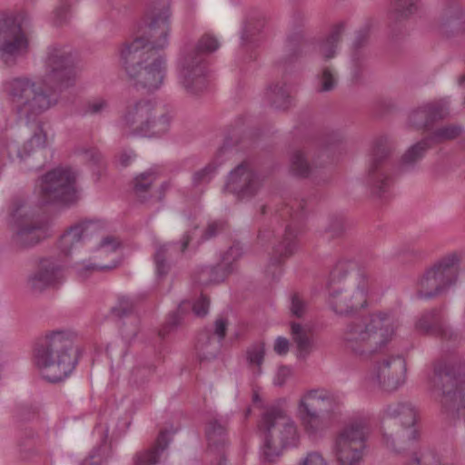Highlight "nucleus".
I'll use <instances>...</instances> for the list:
<instances>
[{"label":"nucleus","mask_w":465,"mask_h":465,"mask_svg":"<svg viewBox=\"0 0 465 465\" xmlns=\"http://www.w3.org/2000/svg\"><path fill=\"white\" fill-rule=\"evenodd\" d=\"M119 245L120 242L117 238L114 236H106L101 241L98 246V250H104V252H114L118 249Z\"/></svg>","instance_id":"bf43d9fd"},{"label":"nucleus","mask_w":465,"mask_h":465,"mask_svg":"<svg viewBox=\"0 0 465 465\" xmlns=\"http://www.w3.org/2000/svg\"><path fill=\"white\" fill-rule=\"evenodd\" d=\"M430 390L440 397L442 411L451 420L465 422V362L440 359L429 377Z\"/></svg>","instance_id":"39448f33"},{"label":"nucleus","mask_w":465,"mask_h":465,"mask_svg":"<svg viewBox=\"0 0 465 465\" xmlns=\"http://www.w3.org/2000/svg\"><path fill=\"white\" fill-rule=\"evenodd\" d=\"M182 306L181 304L179 308L171 313L168 314V317L166 318V321L162 327V329L159 331V336L162 338H164L166 335H168L170 332L174 331L182 322Z\"/></svg>","instance_id":"de8ad7c7"},{"label":"nucleus","mask_w":465,"mask_h":465,"mask_svg":"<svg viewBox=\"0 0 465 465\" xmlns=\"http://www.w3.org/2000/svg\"><path fill=\"white\" fill-rule=\"evenodd\" d=\"M216 166L209 163L203 168L193 173L192 176V186L193 189L203 192L215 175Z\"/></svg>","instance_id":"79ce46f5"},{"label":"nucleus","mask_w":465,"mask_h":465,"mask_svg":"<svg viewBox=\"0 0 465 465\" xmlns=\"http://www.w3.org/2000/svg\"><path fill=\"white\" fill-rule=\"evenodd\" d=\"M462 131L463 129L460 125L446 124L435 129L429 135L424 137V139L427 140V143L430 144L431 147L432 144H439L458 138Z\"/></svg>","instance_id":"e433bc0d"},{"label":"nucleus","mask_w":465,"mask_h":465,"mask_svg":"<svg viewBox=\"0 0 465 465\" xmlns=\"http://www.w3.org/2000/svg\"><path fill=\"white\" fill-rule=\"evenodd\" d=\"M175 430L167 429L162 430L158 434L154 443L144 450L137 451L133 457L134 465H156L159 463L162 455L169 447L172 441V436Z\"/></svg>","instance_id":"bb28decb"},{"label":"nucleus","mask_w":465,"mask_h":465,"mask_svg":"<svg viewBox=\"0 0 465 465\" xmlns=\"http://www.w3.org/2000/svg\"><path fill=\"white\" fill-rule=\"evenodd\" d=\"M170 16L169 0L148 4L143 16V35L125 44L121 50L123 65L137 89L153 92L163 84L165 60L158 51L168 45Z\"/></svg>","instance_id":"f257e3e1"},{"label":"nucleus","mask_w":465,"mask_h":465,"mask_svg":"<svg viewBox=\"0 0 465 465\" xmlns=\"http://www.w3.org/2000/svg\"><path fill=\"white\" fill-rule=\"evenodd\" d=\"M343 135L340 131H332L325 134L323 141L322 142V146L323 147V150L328 151L330 146L341 143Z\"/></svg>","instance_id":"13d9d810"},{"label":"nucleus","mask_w":465,"mask_h":465,"mask_svg":"<svg viewBox=\"0 0 465 465\" xmlns=\"http://www.w3.org/2000/svg\"><path fill=\"white\" fill-rule=\"evenodd\" d=\"M291 172L298 177H312L316 180L318 170L312 167L302 151H295L291 156Z\"/></svg>","instance_id":"4c0bfd02"},{"label":"nucleus","mask_w":465,"mask_h":465,"mask_svg":"<svg viewBox=\"0 0 465 465\" xmlns=\"http://www.w3.org/2000/svg\"><path fill=\"white\" fill-rule=\"evenodd\" d=\"M242 254V248L238 244L232 245L227 252L223 254L222 260L232 267V262L239 259Z\"/></svg>","instance_id":"4d7b16f0"},{"label":"nucleus","mask_w":465,"mask_h":465,"mask_svg":"<svg viewBox=\"0 0 465 465\" xmlns=\"http://www.w3.org/2000/svg\"><path fill=\"white\" fill-rule=\"evenodd\" d=\"M222 346L211 330L202 331L197 337L196 351L200 361L210 360L216 357Z\"/></svg>","instance_id":"473e14b6"},{"label":"nucleus","mask_w":465,"mask_h":465,"mask_svg":"<svg viewBox=\"0 0 465 465\" xmlns=\"http://www.w3.org/2000/svg\"><path fill=\"white\" fill-rule=\"evenodd\" d=\"M414 326L418 332L436 336L442 341L455 342L459 338V334L446 323L440 308H433L420 313Z\"/></svg>","instance_id":"5701e85b"},{"label":"nucleus","mask_w":465,"mask_h":465,"mask_svg":"<svg viewBox=\"0 0 465 465\" xmlns=\"http://www.w3.org/2000/svg\"><path fill=\"white\" fill-rule=\"evenodd\" d=\"M317 91L320 93H326L332 91L337 85L336 74L331 67H324L322 73L318 75Z\"/></svg>","instance_id":"a18cd8bd"},{"label":"nucleus","mask_w":465,"mask_h":465,"mask_svg":"<svg viewBox=\"0 0 465 465\" xmlns=\"http://www.w3.org/2000/svg\"><path fill=\"white\" fill-rule=\"evenodd\" d=\"M292 375V369L288 366L279 367L276 376L274 378V384L276 386H282Z\"/></svg>","instance_id":"e2e57ef3"},{"label":"nucleus","mask_w":465,"mask_h":465,"mask_svg":"<svg viewBox=\"0 0 465 465\" xmlns=\"http://www.w3.org/2000/svg\"><path fill=\"white\" fill-rule=\"evenodd\" d=\"M258 429L263 441L262 453L269 462L279 457L283 449L296 446L299 440L296 425L281 401L264 408Z\"/></svg>","instance_id":"0eeeda50"},{"label":"nucleus","mask_w":465,"mask_h":465,"mask_svg":"<svg viewBox=\"0 0 465 465\" xmlns=\"http://www.w3.org/2000/svg\"><path fill=\"white\" fill-rule=\"evenodd\" d=\"M74 333L67 330L46 331L33 349V361L43 378L52 383L65 380L75 369L80 350L74 346Z\"/></svg>","instance_id":"f03ea898"},{"label":"nucleus","mask_w":465,"mask_h":465,"mask_svg":"<svg viewBox=\"0 0 465 465\" xmlns=\"http://www.w3.org/2000/svg\"><path fill=\"white\" fill-rule=\"evenodd\" d=\"M292 340L297 347L298 359H306L313 346L312 335L300 323L292 322L291 325Z\"/></svg>","instance_id":"c9c22d12"},{"label":"nucleus","mask_w":465,"mask_h":465,"mask_svg":"<svg viewBox=\"0 0 465 465\" xmlns=\"http://www.w3.org/2000/svg\"><path fill=\"white\" fill-rule=\"evenodd\" d=\"M406 361L400 355L387 356L375 363L371 379L386 391H394L405 383Z\"/></svg>","instance_id":"412c9836"},{"label":"nucleus","mask_w":465,"mask_h":465,"mask_svg":"<svg viewBox=\"0 0 465 465\" xmlns=\"http://www.w3.org/2000/svg\"><path fill=\"white\" fill-rule=\"evenodd\" d=\"M223 225L224 223L223 222H213L209 223L203 234V239L205 241L214 237L221 230H223Z\"/></svg>","instance_id":"0e129e2a"},{"label":"nucleus","mask_w":465,"mask_h":465,"mask_svg":"<svg viewBox=\"0 0 465 465\" xmlns=\"http://www.w3.org/2000/svg\"><path fill=\"white\" fill-rule=\"evenodd\" d=\"M64 280V270L52 259H42L26 279V287L34 295L58 289Z\"/></svg>","instance_id":"aec40b11"},{"label":"nucleus","mask_w":465,"mask_h":465,"mask_svg":"<svg viewBox=\"0 0 465 465\" xmlns=\"http://www.w3.org/2000/svg\"><path fill=\"white\" fill-rule=\"evenodd\" d=\"M290 342L282 336L276 338L273 350L278 355H285L289 351Z\"/></svg>","instance_id":"69168bd1"},{"label":"nucleus","mask_w":465,"mask_h":465,"mask_svg":"<svg viewBox=\"0 0 465 465\" xmlns=\"http://www.w3.org/2000/svg\"><path fill=\"white\" fill-rule=\"evenodd\" d=\"M210 301L202 294L193 303V312L198 317H204L209 311Z\"/></svg>","instance_id":"6e6d98bb"},{"label":"nucleus","mask_w":465,"mask_h":465,"mask_svg":"<svg viewBox=\"0 0 465 465\" xmlns=\"http://www.w3.org/2000/svg\"><path fill=\"white\" fill-rule=\"evenodd\" d=\"M232 271V267H230L222 260V262L215 266L203 267V273L208 274L209 278L202 277L201 282L203 284L220 283L224 281V279Z\"/></svg>","instance_id":"ea45409f"},{"label":"nucleus","mask_w":465,"mask_h":465,"mask_svg":"<svg viewBox=\"0 0 465 465\" xmlns=\"http://www.w3.org/2000/svg\"><path fill=\"white\" fill-rule=\"evenodd\" d=\"M118 262H112L110 264H97L93 262H82L78 263L75 266V272L77 275L82 279H86L89 277L93 272H103V271H109L112 269H114L118 266Z\"/></svg>","instance_id":"c03bdc74"},{"label":"nucleus","mask_w":465,"mask_h":465,"mask_svg":"<svg viewBox=\"0 0 465 465\" xmlns=\"http://www.w3.org/2000/svg\"><path fill=\"white\" fill-rule=\"evenodd\" d=\"M416 411L410 402L388 404L381 417L382 444L401 458L402 465H420Z\"/></svg>","instance_id":"7ed1b4c3"},{"label":"nucleus","mask_w":465,"mask_h":465,"mask_svg":"<svg viewBox=\"0 0 465 465\" xmlns=\"http://www.w3.org/2000/svg\"><path fill=\"white\" fill-rule=\"evenodd\" d=\"M394 141L388 135L375 137L368 154L366 183L372 193L379 197L389 192L392 183L389 173L391 160L395 151Z\"/></svg>","instance_id":"ddd939ff"},{"label":"nucleus","mask_w":465,"mask_h":465,"mask_svg":"<svg viewBox=\"0 0 465 465\" xmlns=\"http://www.w3.org/2000/svg\"><path fill=\"white\" fill-rule=\"evenodd\" d=\"M95 227L91 221H83L70 226L61 236L58 247L64 255H71L83 246Z\"/></svg>","instance_id":"a878e982"},{"label":"nucleus","mask_w":465,"mask_h":465,"mask_svg":"<svg viewBox=\"0 0 465 465\" xmlns=\"http://www.w3.org/2000/svg\"><path fill=\"white\" fill-rule=\"evenodd\" d=\"M227 325L228 322L223 318H218L214 322V331L213 334V336H216V339L220 342H222L226 336Z\"/></svg>","instance_id":"052dcab7"},{"label":"nucleus","mask_w":465,"mask_h":465,"mask_svg":"<svg viewBox=\"0 0 465 465\" xmlns=\"http://www.w3.org/2000/svg\"><path fill=\"white\" fill-rule=\"evenodd\" d=\"M156 173L153 170H148L137 175L134 180V189L136 195L141 198V201H145L146 197L143 193H147L152 184L156 180Z\"/></svg>","instance_id":"37998d69"},{"label":"nucleus","mask_w":465,"mask_h":465,"mask_svg":"<svg viewBox=\"0 0 465 465\" xmlns=\"http://www.w3.org/2000/svg\"><path fill=\"white\" fill-rule=\"evenodd\" d=\"M290 301V311L292 315L297 318H302L307 311L308 304L306 301L297 292L291 295Z\"/></svg>","instance_id":"8fccbe9b"},{"label":"nucleus","mask_w":465,"mask_h":465,"mask_svg":"<svg viewBox=\"0 0 465 465\" xmlns=\"http://www.w3.org/2000/svg\"><path fill=\"white\" fill-rule=\"evenodd\" d=\"M82 153L84 159L94 164H100L103 160V155L96 148L84 149Z\"/></svg>","instance_id":"680f3d73"},{"label":"nucleus","mask_w":465,"mask_h":465,"mask_svg":"<svg viewBox=\"0 0 465 465\" xmlns=\"http://www.w3.org/2000/svg\"><path fill=\"white\" fill-rule=\"evenodd\" d=\"M369 433L370 428L364 419L350 422L338 433L333 445L338 465H361Z\"/></svg>","instance_id":"2eb2a0df"},{"label":"nucleus","mask_w":465,"mask_h":465,"mask_svg":"<svg viewBox=\"0 0 465 465\" xmlns=\"http://www.w3.org/2000/svg\"><path fill=\"white\" fill-rule=\"evenodd\" d=\"M341 399L324 389L306 391L298 403V412L331 414L340 410Z\"/></svg>","instance_id":"b1692460"},{"label":"nucleus","mask_w":465,"mask_h":465,"mask_svg":"<svg viewBox=\"0 0 465 465\" xmlns=\"http://www.w3.org/2000/svg\"><path fill=\"white\" fill-rule=\"evenodd\" d=\"M134 156H135V154L133 152L122 153L119 156V161H120L121 165L124 167L128 166L130 164V163L132 162V160L134 158Z\"/></svg>","instance_id":"774afa93"},{"label":"nucleus","mask_w":465,"mask_h":465,"mask_svg":"<svg viewBox=\"0 0 465 465\" xmlns=\"http://www.w3.org/2000/svg\"><path fill=\"white\" fill-rule=\"evenodd\" d=\"M430 148V144L424 138L410 146L401 158L400 171L407 173L415 170Z\"/></svg>","instance_id":"2f4dec72"},{"label":"nucleus","mask_w":465,"mask_h":465,"mask_svg":"<svg viewBox=\"0 0 465 465\" xmlns=\"http://www.w3.org/2000/svg\"><path fill=\"white\" fill-rule=\"evenodd\" d=\"M28 40L13 15L0 13V55L5 61L26 52Z\"/></svg>","instance_id":"6ab92c4d"},{"label":"nucleus","mask_w":465,"mask_h":465,"mask_svg":"<svg viewBox=\"0 0 465 465\" xmlns=\"http://www.w3.org/2000/svg\"><path fill=\"white\" fill-rule=\"evenodd\" d=\"M191 239L192 237L189 232H186L183 236L179 248L178 244L174 242L164 243L156 248L153 259L158 277L167 275L171 268L169 260H172L174 256L182 254L186 250Z\"/></svg>","instance_id":"cd10ccee"},{"label":"nucleus","mask_w":465,"mask_h":465,"mask_svg":"<svg viewBox=\"0 0 465 465\" xmlns=\"http://www.w3.org/2000/svg\"><path fill=\"white\" fill-rule=\"evenodd\" d=\"M108 102L104 98H94L85 104L84 114H100L108 108Z\"/></svg>","instance_id":"603ef678"},{"label":"nucleus","mask_w":465,"mask_h":465,"mask_svg":"<svg viewBox=\"0 0 465 465\" xmlns=\"http://www.w3.org/2000/svg\"><path fill=\"white\" fill-rule=\"evenodd\" d=\"M460 14V7L456 0L444 1L442 7V15L446 20L459 18Z\"/></svg>","instance_id":"864d4df0"},{"label":"nucleus","mask_w":465,"mask_h":465,"mask_svg":"<svg viewBox=\"0 0 465 465\" xmlns=\"http://www.w3.org/2000/svg\"><path fill=\"white\" fill-rule=\"evenodd\" d=\"M343 232V225L341 221H335L327 229V233H331V237H337L341 234Z\"/></svg>","instance_id":"338daca9"},{"label":"nucleus","mask_w":465,"mask_h":465,"mask_svg":"<svg viewBox=\"0 0 465 465\" xmlns=\"http://www.w3.org/2000/svg\"><path fill=\"white\" fill-rule=\"evenodd\" d=\"M75 77L74 58L71 49L58 45L49 46L45 60L44 84L62 91L73 86Z\"/></svg>","instance_id":"dca6fc26"},{"label":"nucleus","mask_w":465,"mask_h":465,"mask_svg":"<svg viewBox=\"0 0 465 465\" xmlns=\"http://www.w3.org/2000/svg\"><path fill=\"white\" fill-rule=\"evenodd\" d=\"M297 465H329L319 451H310L300 460Z\"/></svg>","instance_id":"5fc2aeb1"},{"label":"nucleus","mask_w":465,"mask_h":465,"mask_svg":"<svg viewBox=\"0 0 465 465\" xmlns=\"http://www.w3.org/2000/svg\"><path fill=\"white\" fill-rule=\"evenodd\" d=\"M358 270H363L362 268H358L357 263L352 260H339L330 272L328 285H335L337 283L341 282L348 273L355 272L357 273ZM356 275L354 276V279Z\"/></svg>","instance_id":"58836bf2"},{"label":"nucleus","mask_w":465,"mask_h":465,"mask_svg":"<svg viewBox=\"0 0 465 465\" xmlns=\"http://www.w3.org/2000/svg\"><path fill=\"white\" fill-rule=\"evenodd\" d=\"M305 203L303 200H295L292 205L286 204L277 211L278 215L290 223L286 225L282 241L273 247L265 272L272 280H276L282 273L281 265L290 258L297 250L301 223L305 216Z\"/></svg>","instance_id":"9b49d317"},{"label":"nucleus","mask_w":465,"mask_h":465,"mask_svg":"<svg viewBox=\"0 0 465 465\" xmlns=\"http://www.w3.org/2000/svg\"><path fill=\"white\" fill-rule=\"evenodd\" d=\"M220 46L215 36L203 35L196 45L183 48L178 62L179 83L188 94H197L207 86V64L205 56Z\"/></svg>","instance_id":"1a4fd4ad"},{"label":"nucleus","mask_w":465,"mask_h":465,"mask_svg":"<svg viewBox=\"0 0 465 465\" xmlns=\"http://www.w3.org/2000/svg\"><path fill=\"white\" fill-rule=\"evenodd\" d=\"M75 173L70 168L58 167L44 174L38 181L37 193L42 204L71 203L76 199Z\"/></svg>","instance_id":"a211bd4d"},{"label":"nucleus","mask_w":465,"mask_h":465,"mask_svg":"<svg viewBox=\"0 0 465 465\" xmlns=\"http://www.w3.org/2000/svg\"><path fill=\"white\" fill-rule=\"evenodd\" d=\"M265 348L262 342L252 344L246 351V357L249 364L261 367L263 362Z\"/></svg>","instance_id":"09e8293b"},{"label":"nucleus","mask_w":465,"mask_h":465,"mask_svg":"<svg viewBox=\"0 0 465 465\" xmlns=\"http://www.w3.org/2000/svg\"><path fill=\"white\" fill-rule=\"evenodd\" d=\"M262 27L263 21L258 20L257 24L253 25L252 22L248 20L242 29L241 36L242 44L244 45L257 44L259 41L258 35Z\"/></svg>","instance_id":"49530a36"},{"label":"nucleus","mask_w":465,"mask_h":465,"mask_svg":"<svg viewBox=\"0 0 465 465\" xmlns=\"http://www.w3.org/2000/svg\"><path fill=\"white\" fill-rule=\"evenodd\" d=\"M370 29L363 26L355 34L354 40L351 44V63L354 70V76L359 77V71L364 68L367 54L365 47L368 44Z\"/></svg>","instance_id":"7c9ffc66"},{"label":"nucleus","mask_w":465,"mask_h":465,"mask_svg":"<svg viewBox=\"0 0 465 465\" xmlns=\"http://www.w3.org/2000/svg\"><path fill=\"white\" fill-rule=\"evenodd\" d=\"M5 91L19 119L26 124L36 122L37 118L56 104L58 97L47 94L35 82L26 77L14 78L5 84Z\"/></svg>","instance_id":"9d476101"},{"label":"nucleus","mask_w":465,"mask_h":465,"mask_svg":"<svg viewBox=\"0 0 465 465\" xmlns=\"http://www.w3.org/2000/svg\"><path fill=\"white\" fill-rule=\"evenodd\" d=\"M10 218L15 227L12 242L18 248L32 247L48 235L47 223L23 198L12 201Z\"/></svg>","instance_id":"f8f14e48"},{"label":"nucleus","mask_w":465,"mask_h":465,"mask_svg":"<svg viewBox=\"0 0 465 465\" xmlns=\"http://www.w3.org/2000/svg\"><path fill=\"white\" fill-rule=\"evenodd\" d=\"M265 96L271 106L278 110H286L292 104L291 90L286 81L271 84Z\"/></svg>","instance_id":"72a5a7b5"},{"label":"nucleus","mask_w":465,"mask_h":465,"mask_svg":"<svg viewBox=\"0 0 465 465\" xmlns=\"http://www.w3.org/2000/svg\"><path fill=\"white\" fill-rule=\"evenodd\" d=\"M308 17L302 10H295L291 18L292 31L285 44V54L279 62L286 72L287 68L303 55L317 52L325 60L334 57L338 44L344 32L345 25H335L330 35L322 41L317 42L307 32Z\"/></svg>","instance_id":"423d86ee"},{"label":"nucleus","mask_w":465,"mask_h":465,"mask_svg":"<svg viewBox=\"0 0 465 465\" xmlns=\"http://www.w3.org/2000/svg\"><path fill=\"white\" fill-rule=\"evenodd\" d=\"M45 143L46 134L44 132L43 124L39 123L34 134L26 141L22 150H20L15 143H12L7 146L5 151L9 158L12 159V153H16V156L21 161H25V158L30 156L36 149L44 148Z\"/></svg>","instance_id":"c756f323"},{"label":"nucleus","mask_w":465,"mask_h":465,"mask_svg":"<svg viewBox=\"0 0 465 465\" xmlns=\"http://www.w3.org/2000/svg\"><path fill=\"white\" fill-rule=\"evenodd\" d=\"M330 414L298 412L302 425L310 437H317L323 433L329 423L326 416Z\"/></svg>","instance_id":"f704fd0d"},{"label":"nucleus","mask_w":465,"mask_h":465,"mask_svg":"<svg viewBox=\"0 0 465 465\" xmlns=\"http://www.w3.org/2000/svg\"><path fill=\"white\" fill-rule=\"evenodd\" d=\"M459 269L460 258L456 253L443 257L417 279L416 297L430 300L441 294L456 283Z\"/></svg>","instance_id":"4468645a"},{"label":"nucleus","mask_w":465,"mask_h":465,"mask_svg":"<svg viewBox=\"0 0 465 465\" xmlns=\"http://www.w3.org/2000/svg\"><path fill=\"white\" fill-rule=\"evenodd\" d=\"M449 107L444 101H433L421 104L409 114V124L417 129L430 130L433 124L446 118Z\"/></svg>","instance_id":"393cba45"},{"label":"nucleus","mask_w":465,"mask_h":465,"mask_svg":"<svg viewBox=\"0 0 465 465\" xmlns=\"http://www.w3.org/2000/svg\"><path fill=\"white\" fill-rule=\"evenodd\" d=\"M262 186V181L249 163L243 162L232 170L228 175L225 191L239 200L253 197Z\"/></svg>","instance_id":"4be33fe9"},{"label":"nucleus","mask_w":465,"mask_h":465,"mask_svg":"<svg viewBox=\"0 0 465 465\" xmlns=\"http://www.w3.org/2000/svg\"><path fill=\"white\" fill-rule=\"evenodd\" d=\"M135 312V302L134 299L129 297H120L117 304L112 308V313L119 318L120 320H129L132 328L129 330L125 327V322L120 327L123 337L131 341L134 339L138 333V318L134 315Z\"/></svg>","instance_id":"c85d7f7f"},{"label":"nucleus","mask_w":465,"mask_h":465,"mask_svg":"<svg viewBox=\"0 0 465 465\" xmlns=\"http://www.w3.org/2000/svg\"><path fill=\"white\" fill-rule=\"evenodd\" d=\"M419 8V0H394L390 19L398 22L408 18Z\"/></svg>","instance_id":"a19ab883"},{"label":"nucleus","mask_w":465,"mask_h":465,"mask_svg":"<svg viewBox=\"0 0 465 465\" xmlns=\"http://www.w3.org/2000/svg\"><path fill=\"white\" fill-rule=\"evenodd\" d=\"M371 282L365 270H358L355 281L348 289L328 285V303L339 315H348L367 305V296Z\"/></svg>","instance_id":"f3484780"},{"label":"nucleus","mask_w":465,"mask_h":465,"mask_svg":"<svg viewBox=\"0 0 465 465\" xmlns=\"http://www.w3.org/2000/svg\"><path fill=\"white\" fill-rule=\"evenodd\" d=\"M399 326L393 311H379L350 321L342 341L347 350L361 358H367L384 348Z\"/></svg>","instance_id":"20e7f679"},{"label":"nucleus","mask_w":465,"mask_h":465,"mask_svg":"<svg viewBox=\"0 0 465 465\" xmlns=\"http://www.w3.org/2000/svg\"><path fill=\"white\" fill-rule=\"evenodd\" d=\"M71 4L67 0H61L54 10V23L62 25L66 22L70 13Z\"/></svg>","instance_id":"3c124183"},{"label":"nucleus","mask_w":465,"mask_h":465,"mask_svg":"<svg viewBox=\"0 0 465 465\" xmlns=\"http://www.w3.org/2000/svg\"><path fill=\"white\" fill-rule=\"evenodd\" d=\"M118 126L126 136H160L170 126V117L158 112L156 104L149 99L128 102L123 109Z\"/></svg>","instance_id":"6e6552de"}]
</instances>
